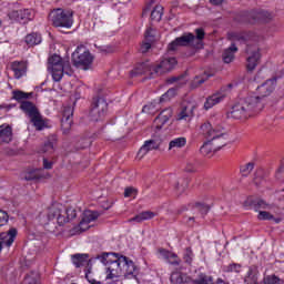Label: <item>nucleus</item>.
<instances>
[{
	"instance_id": "obj_17",
	"label": "nucleus",
	"mask_w": 284,
	"mask_h": 284,
	"mask_svg": "<svg viewBox=\"0 0 284 284\" xmlns=\"http://www.w3.org/2000/svg\"><path fill=\"white\" fill-rule=\"evenodd\" d=\"M63 74H67L68 77H72V74H74L72 65L70 64V60L62 61L60 69L57 70V73H53V81H61L63 79Z\"/></svg>"
},
{
	"instance_id": "obj_14",
	"label": "nucleus",
	"mask_w": 284,
	"mask_h": 284,
	"mask_svg": "<svg viewBox=\"0 0 284 284\" xmlns=\"http://www.w3.org/2000/svg\"><path fill=\"white\" fill-rule=\"evenodd\" d=\"M225 97H227V89H221L220 91L209 95L204 102V110H212L214 105H219V103L225 101Z\"/></svg>"
},
{
	"instance_id": "obj_16",
	"label": "nucleus",
	"mask_w": 284,
	"mask_h": 284,
	"mask_svg": "<svg viewBox=\"0 0 284 284\" xmlns=\"http://www.w3.org/2000/svg\"><path fill=\"white\" fill-rule=\"evenodd\" d=\"M11 21H18L19 23H28L32 19V9H19L12 10L8 14Z\"/></svg>"
},
{
	"instance_id": "obj_63",
	"label": "nucleus",
	"mask_w": 284,
	"mask_h": 284,
	"mask_svg": "<svg viewBox=\"0 0 284 284\" xmlns=\"http://www.w3.org/2000/svg\"><path fill=\"white\" fill-rule=\"evenodd\" d=\"M210 3H212V6H221L223 0H210Z\"/></svg>"
},
{
	"instance_id": "obj_61",
	"label": "nucleus",
	"mask_w": 284,
	"mask_h": 284,
	"mask_svg": "<svg viewBox=\"0 0 284 284\" xmlns=\"http://www.w3.org/2000/svg\"><path fill=\"white\" fill-rule=\"evenodd\" d=\"M43 168L44 170H52V162L48 161V159H43Z\"/></svg>"
},
{
	"instance_id": "obj_29",
	"label": "nucleus",
	"mask_w": 284,
	"mask_h": 284,
	"mask_svg": "<svg viewBox=\"0 0 284 284\" xmlns=\"http://www.w3.org/2000/svg\"><path fill=\"white\" fill-rule=\"evenodd\" d=\"M57 145V136L51 135L47 139L43 145L40 148L42 154H54V146Z\"/></svg>"
},
{
	"instance_id": "obj_34",
	"label": "nucleus",
	"mask_w": 284,
	"mask_h": 284,
	"mask_svg": "<svg viewBox=\"0 0 284 284\" xmlns=\"http://www.w3.org/2000/svg\"><path fill=\"white\" fill-rule=\"evenodd\" d=\"M24 41L27 45L32 48L33 45H39V43H41V36L38 32H32L27 34Z\"/></svg>"
},
{
	"instance_id": "obj_44",
	"label": "nucleus",
	"mask_w": 284,
	"mask_h": 284,
	"mask_svg": "<svg viewBox=\"0 0 284 284\" xmlns=\"http://www.w3.org/2000/svg\"><path fill=\"white\" fill-rule=\"evenodd\" d=\"M158 253L160 254V256H162V258H165V261H168L169 258H176V253L170 252L166 248H159Z\"/></svg>"
},
{
	"instance_id": "obj_38",
	"label": "nucleus",
	"mask_w": 284,
	"mask_h": 284,
	"mask_svg": "<svg viewBox=\"0 0 284 284\" xmlns=\"http://www.w3.org/2000/svg\"><path fill=\"white\" fill-rule=\"evenodd\" d=\"M30 94H32V93H27L21 90H13L11 99L13 101H18V103L21 104V103H23V101H28V99H30Z\"/></svg>"
},
{
	"instance_id": "obj_15",
	"label": "nucleus",
	"mask_w": 284,
	"mask_h": 284,
	"mask_svg": "<svg viewBox=\"0 0 284 284\" xmlns=\"http://www.w3.org/2000/svg\"><path fill=\"white\" fill-rule=\"evenodd\" d=\"M72 116H74V108L64 106L61 119V129L63 134H69L72 130Z\"/></svg>"
},
{
	"instance_id": "obj_47",
	"label": "nucleus",
	"mask_w": 284,
	"mask_h": 284,
	"mask_svg": "<svg viewBox=\"0 0 284 284\" xmlns=\"http://www.w3.org/2000/svg\"><path fill=\"white\" fill-rule=\"evenodd\" d=\"M263 284H281V280L276 275H266L263 278Z\"/></svg>"
},
{
	"instance_id": "obj_39",
	"label": "nucleus",
	"mask_w": 284,
	"mask_h": 284,
	"mask_svg": "<svg viewBox=\"0 0 284 284\" xmlns=\"http://www.w3.org/2000/svg\"><path fill=\"white\" fill-rule=\"evenodd\" d=\"M185 145H187V139H185L183 136L182 138H175V139L170 141L169 150H174V148H176V149L185 148Z\"/></svg>"
},
{
	"instance_id": "obj_64",
	"label": "nucleus",
	"mask_w": 284,
	"mask_h": 284,
	"mask_svg": "<svg viewBox=\"0 0 284 284\" xmlns=\"http://www.w3.org/2000/svg\"><path fill=\"white\" fill-rule=\"evenodd\" d=\"M283 172H284V163H282L277 169V174H283Z\"/></svg>"
},
{
	"instance_id": "obj_33",
	"label": "nucleus",
	"mask_w": 284,
	"mask_h": 284,
	"mask_svg": "<svg viewBox=\"0 0 284 284\" xmlns=\"http://www.w3.org/2000/svg\"><path fill=\"white\" fill-rule=\"evenodd\" d=\"M247 17H252L253 21H265V19H271L272 14L265 10L251 11Z\"/></svg>"
},
{
	"instance_id": "obj_12",
	"label": "nucleus",
	"mask_w": 284,
	"mask_h": 284,
	"mask_svg": "<svg viewBox=\"0 0 284 284\" xmlns=\"http://www.w3.org/2000/svg\"><path fill=\"white\" fill-rule=\"evenodd\" d=\"M130 74L132 78L141 77L142 74H145L149 79H154L156 77L154 72V64L150 61L136 64Z\"/></svg>"
},
{
	"instance_id": "obj_28",
	"label": "nucleus",
	"mask_w": 284,
	"mask_h": 284,
	"mask_svg": "<svg viewBox=\"0 0 284 284\" xmlns=\"http://www.w3.org/2000/svg\"><path fill=\"white\" fill-rule=\"evenodd\" d=\"M12 142V126L8 124L0 125V145Z\"/></svg>"
},
{
	"instance_id": "obj_26",
	"label": "nucleus",
	"mask_w": 284,
	"mask_h": 284,
	"mask_svg": "<svg viewBox=\"0 0 284 284\" xmlns=\"http://www.w3.org/2000/svg\"><path fill=\"white\" fill-rule=\"evenodd\" d=\"M30 121L38 132H41L42 130H45V128H48V119L43 118V115H41V112L36 113L34 116L30 118Z\"/></svg>"
},
{
	"instance_id": "obj_7",
	"label": "nucleus",
	"mask_w": 284,
	"mask_h": 284,
	"mask_svg": "<svg viewBox=\"0 0 284 284\" xmlns=\"http://www.w3.org/2000/svg\"><path fill=\"white\" fill-rule=\"evenodd\" d=\"M171 283H174V284H215L214 277H212L205 273L197 274V277L195 280H192V277H190L185 274L173 273L171 275Z\"/></svg>"
},
{
	"instance_id": "obj_51",
	"label": "nucleus",
	"mask_w": 284,
	"mask_h": 284,
	"mask_svg": "<svg viewBox=\"0 0 284 284\" xmlns=\"http://www.w3.org/2000/svg\"><path fill=\"white\" fill-rule=\"evenodd\" d=\"M196 207H197L200 214H202V216H205V214H207V212H210V205H207V204L197 203Z\"/></svg>"
},
{
	"instance_id": "obj_24",
	"label": "nucleus",
	"mask_w": 284,
	"mask_h": 284,
	"mask_svg": "<svg viewBox=\"0 0 284 284\" xmlns=\"http://www.w3.org/2000/svg\"><path fill=\"white\" fill-rule=\"evenodd\" d=\"M71 262L74 267H85L90 265V255L85 253H77L71 255Z\"/></svg>"
},
{
	"instance_id": "obj_52",
	"label": "nucleus",
	"mask_w": 284,
	"mask_h": 284,
	"mask_svg": "<svg viewBox=\"0 0 284 284\" xmlns=\"http://www.w3.org/2000/svg\"><path fill=\"white\" fill-rule=\"evenodd\" d=\"M26 181H39L40 176L37 172L31 171L24 175Z\"/></svg>"
},
{
	"instance_id": "obj_50",
	"label": "nucleus",
	"mask_w": 284,
	"mask_h": 284,
	"mask_svg": "<svg viewBox=\"0 0 284 284\" xmlns=\"http://www.w3.org/2000/svg\"><path fill=\"white\" fill-rule=\"evenodd\" d=\"M139 194V191L132 186H129L124 190V197L130 199L132 196H136Z\"/></svg>"
},
{
	"instance_id": "obj_56",
	"label": "nucleus",
	"mask_w": 284,
	"mask_h": 284,
	"mask_svg": "<svg viewBox=\"0 0 284 284\" xmlns=\"http://www.w3.org/2000/svg\"><path fill=\"white\" fill-rule=\"evenodd\" d=\"M151 48H152V43L143 42L140 47V52H142V54H145V52H149Z\"/></svg>"
},
{
	"instance_id": "obj_36",
	"label": "nucleus",
	"mask_w": 284,
	"mask_h": 284,
	"mask_svg": "<svg viewBox=\"0 0 284 284\" xmlns=\"http://www.w3.org/2000/svg\"><path fill=\"white\" fill-rule=\"evenodd\" d=\"M22 284H41V276L38 272H30L26 275Z\"/></svg>"
},
{
	"instance_id": "obj_1",
	"label": "nucleus",
	"mask_w": 284,
	"mask_h": 284,
	"mask_svg": "<svg viewBox=\"0 0 284 284\" xmlns=\"http://www.w3.org/2000/svg\"><path fill=\"white\" fill-rule=\"evenodd\" d=\"M97 258L104 265H109L106 267L108 280L119 278L121 276H124V278H136L139 276V268L128 256L110 252L102 253Z\"/></svg>"
},
{
	"instance_id": "obj_57",
	"label": "nucleus",
	"mask_w": 284,
	"mask_h": 284,
	"mask_svg": "<svg viewBox=\"0 0 284 284\" xmlns=\"http://www.w3.org/2000/svg\"><path fill=\"white\" fill-rule=\"evenodd\" d=\"M168 262L170 265L179 266L181 265V258H179V255L175 254V257H169Z\"/></svg>"
},
{
	"instance_id": "obj_55",
	"label": "nucleus",
	"mask_w": 284,
	"mask_h": 284,
	"mask_svg": "<svg viewBox=\"0 0 284 284\" xmlns=\"http://www.w3.org/2000/svg\"><path fill=\"white\" fill-rule=\"evenodd\" d=\"M10 217L8 216V213L3 210H0V226L6 225Z\"/></svg>"
},
{
	"instance_id": "obj_43",
	"label": "nucleus",
	"mask_w": 284,
	"mask_h": 284,
	"mask_svg": "<svg viewBox=\"0 0 284 284\" xmlns=\"http://www.w3.org/2000/svg\"><path fill=\"white\" fill-rule=\"evenodd\" d=\"M183 261L186 263V265H192V262L194 261V252H192L191 247L185 248Z\"/></svg>"
},
{
	"instance_id": "obj_13",
	"label": "nucleus",
	"mask_w": 284,
	"mask_h": 284,
	"mask_svg": "<svg viewBox=\"0 0 284 284\" xmlns=\"http://www.w3.org/2000/svg\"><path fill=\"white\" fill-rule=\"evenodd\" d=\"M176 58H166L161 60L160 63L153 64V72H155V77H161V74H165L166 72H172L174 67L176 65Z\"/></svg>"
},
{
	"instance_id": "obj_21",
	"label": "nucleus",
	"mask_w": 284,
	"mask_h": 284,
	"mask_svg": "<svg viewBox=\"0 0 284 284\" xmlns=\"http://www.w3.org/2000/svg\"><path fill=\"white\" fill-rule=\"evenodd\" d=\"M194 116L193 105H182L176 113L175 121H190Z\"/></svg>"
},
{
	"instance_id": "obj_30",
	"label": "nucleus",
	"mask_w": 284,
	"mask_h": 284,
	"mask_svg": "<svg viewBox=\"0 0 284 284\" xmlns=\"http://www.w3.org/2000/svg\"><path fill=\"white\" fill-rule=\"evenodd\" d=\"M152 150H159V143H156V141L154 140H148L139 150L138 156H140V159H143V156H145L148 152H152Z\"/></svg>"
},
{
	"instance_id": "obj_46",
	"label": "nucleus",
	"mask_w": 284,
	"mask_h": 284,
	"mask_svg": "<svg viewBox=\"0 0 284 284\" xmlns=\"http://www.w3.org/2000/svg\"><path fill=\"white\" fill-rule=\"evenodd\" d=\"M173 97H176V89L172 88L169 89L161 98L160 103H163V101H168L172 99Z\"/></svg>"
},
{
	"instance_id": "obj_18",
	"label": "nucleus",
	"mask_w": 284,
	"mask_h": 284,
	"mask_svg": "<svg viewBox=\"0 0 284 284\" xmlns=\"http://www.w3.org/2000/svg\"><path fill=\"white\" fill-rule=\"evenodd\" d=\"M97 219H99V212L85 211L83 213L82 220L79 223L80 231L85 232V230H89L90 223H92V221H97Z\"/></svg>"
},
{
	"instance_id": "obj_27",
	"label": "nucleus",
	"mask_w": 284,
	"mask_h": 284,
	"mask_svg": "<svg viewBox=\"0 0 284 284\" xmlns=\"http://www.w3.org/2000/svg\"><path fill=\"white\" fill-rule=\"evenodd\" d=\"M20 110L24 114H27V116H29V119H32V116H34L39 113V109L31 101H22L20 104Z\"/></svg>"
},
{
	"instance_id": "obj_62",
	"label": "nucleus",
	"mask_w": 284,
	"mask_h": 284,
	"mask_svg": "<svg viewBox=\"0 0 284 284\" xmlns=\"http://www.w3.org/2000/svg\"><path fill=\"white\" fill-rule=\"evenodd\" d=\"M181 79H183V75L170 78L169 83H176V81H181Z\"/></svg>"
},
{
	"instance_id": "obj_35",
	"label": "nucleus",
	"mask_w": 284,
	"mask_h": 284,
	"mask_svg": "<svg viewBox=\"0 0 284 284\" xmlns=\"http://www.w3.org/2000/svg\"><path fill=\"white\" fill-rule=\"evenodd\" d=\"M155 214L152 211H144L130 220V222L135 221V223H143V221H150L154 219Z\"/></svg>"
},
{
	"instance_id": "obj_42",
	"label": "nucleus",
	"mask_w": 284,
	"mask_h": 284,
	"mask_svg": "<svg viewBox=\"0 0 284 284\" xmlns=\"http://www.w3.org/2000/svg\"><path fill=\"white\" fill-rule=\"evenodd\" d=\"M256 281H257L256 271L254 268L250 267L244 277V283L245 284H257Z\"/></svg>"
},
{
	"instance_id": "obj_3",
	"label": "nucleus",
	"mask_w": 284,
	"mask_h": 284,
	"mask_svg": "<svg viewBox=\"0 0 284 284\" xmlns=\"http://www.w3.org/2000/svg\"><path fill=\"white\" fill-rule=\"evenodd\" d=\"M200 133L209 140L200 148V152L204 156H210L213 152H217V150L227 145V134L223 133V128L214 129L212 123L204 122L200 126Z\"/></svg>"
},
{
	"instance_id": "obj_59",
	"label": "nucleus",
	"mask_w": 284,
	"mask_h": 284,
	"mask_svg": "<svg viewBox=\"0 0 284 284\" xmlns=\"http://www.w3.org/2000/svg\"><path fill=\"white\" fill-rule=\"evenodd\" d=\"M13 108H17V104H14V103H11V104L2 103V104H0V110H6L7 112H10V110H12Z\"/></svg>"
},
{
	"instance_id": "obj_60",
	"label": "nucleus",
	"mask_w": 284,
	"mask_h": 284,
	"mask_svg": "<svg viewBox=\"0 0 284 284\" xmlns=\"http://www.w3.org/2000/svg\"><path fill=\"white\" fill-rule=\"evenodd\" d=\"M210 77L212 75H205V78L195 77L194 83H196V85H203V83H205V80L210 79Z\"/></svg>"
},
{
	"instance_id": "obj_31",
	"label": "nucleus",
	"mask_w": 284,
	"mask_h": 284,
	"mask_svg": "<svg viewBox=\"0 0 284 284\" xmlns=\"http://www.w3.org/2000/svg\"><path fill=\"white\" fill-rule=\"evenodd\" d=\"M250 206L252 207V210H254L255 212H261V210H272V205L267 204V202H265L262 199H254L250 201Z\"/></svg>"
},
{
	"instance_id": "obj_23",
	"label": "nucleus",
	"mask_w": 284,
	"mask_h": 284,
	"mask_svg": "<svg viewBox=\"0 0 284 284\" xmlns=\"http://www.w3.org/2000/svg\"><path fill=\"white\" fill-rule=\"evenodd\" d=\"M63 63V59H61L58 54H53L48 60V70L52 74V79H54V74H57L58 70H61V64Z\"/></svg>"
},
{
	"instance_id": "obj_19",
	"label": "nucleus",
	"mask_w": 284,
	"mask_h": 284,
	"mask_svg": "<svg viewBox=\"0 0 284 284\" xmlns=\"http://www.w3.org/2000/svg\"><path fill=\"white\" fill-rule=\"evenodd\" d=\"M172 108H166L163 111H161V113L154 120V125L156 130H162L165 123H168V121L172 119Z\"/></svg>"
},
{
	"instance_id": "obj_32",
	"label": "nucleus",
	"mask_w": 284,
	"mask_h": 284,
	"mask_svg": "<svg viewBox=\"0 0 284 284\" xmlns=\"http://www.w3.org/2000/svg\"><path fill=\"white\" fill-rule=\"evenodd\" d=\"M235 52H239V48H236V44L232 43L231 47L223 52L224 63H232Z\"/></svg>"
},
{
	"instance_id": "obj_4",
	"label": "nucleus",
	"mask_w": 284,
	"mask_h": 284,
	"mask_svg": "<svg viewBox=\"0 0 284 284\" xmlns=\"http://www.w3.org/2000/svg\"><path fill=\"white\" fill-rule=\"evenodd\" d=\"M205 39V29L197 28L195 29V36L192 32H184L182 36L175 38L168 45L169 52H174L180 48H187L192 45L194 50H203V40Z\"/></svg>"
},
{
	"instance_id": "obj_48",
	"label": "nucleus",
	"mask_w": 284,
	"mask_h": 284,
	"mask_svg": "<svg viewBox=\"0 0 284 284\" xmlns=\"http://www.w3.org/2000/svg\"><path fill=\"white\" fill-rule=\"evenodd\" d=\"M196 170H199V161L191 160L186 163V168H185L186 172H196Z\"/></svg>"
},
{
	"instance_id": "obj_22",
	"label": "nucleus",
	"mask_w": 284,
	"mask_h": 284,
	"mask_svg": "<svg viewBox=\"0 0 284 284\" xmlns=\"http://www.w3.org/2000/svg\"><path fill=\"white\" fill-rule=\"evenodd\" d=\"M231 118L232 119H237V120H245V119H250V114L247 113V110L245 109L243 102L235 104L232 108L231 111Z\"/></svg>"
},
{
	"instance_id": "obj_49",
	"label": "nucleus",
	"mask_w": 284,
	"mask_h": 284,
	"mask_svg": "<svg viewBox=\"0 0 284 284\" xmlns=\"http://www.w3.org/2000/svg\"><path fill=\"white\" fill-rule=\"evenodd\" d=\"M85 278L89 281L91 284H103L100 281H97L92 277V268H85Z\"/></svg>"
},
{
	"instance_id": "obj_58",
	"label": "nucleus",
	"mask_w": 284,
	"mask_h": 284,
	"mask_svg": "<svg viewBox=\"0 0 284 284\" xmlns=\"http://www.w3.org/2000/svg\"><path fill=\"white\" fill-rule=\"evenodd\" d=\"M142 112L145 114H153L154 113V104H146L143 106Z\"/></svg>"
},
{
	"instance_id": "obj_45",
	"label": "nucleus",
	"mask_w": 284,
	"mask_h": 284,
	"mask_svg": "<svg viewBox=\"0 0 284 284\" xmlns=\"http://www.w3.org/2000/svg\"><path fill=\"white\" fill-rule=\"evenodd\" d=\"M252 170H254V163L250 162L241 166L240 172L242 173V176H250Z\"/></svg>"
},
{
	"instance_id": "obj_53",
	"label": "nucleus",
	"mask_w": 284,
	"mask_h": 284,
	"mask_svg": "<svg viewBox=\"0 0 284 284\" xmlns=\"http://www.w3.org/2000/svg\"><path fill=\"white\" fill-rule=\"evenodd\" d=\"M225 272H236L239 274V272H241V264H230L229 266H226Z\"/></svg>"
},
{
	"instance_id": "obj_9",
	"label": "nucleus",
	"mask_w": 284,
	"mask_h": 284,
	"mask_svg": "<svg viewBox=\"0 0 284 284\" xmlns=\"http://www.w3.org/2000/svg\"><path fill=\"white\" fill-rule=\"evenodd\" d=\"M108 113V102L103 98H93L90 116L93 121H101Z\"/></svg>"
},
{
	"instance_id": "obj_41",
	"label": "nucleus",
	"mask_w": 284,
	"mask_h": 284,
	"mask_svg": "<svg viewBox=\"0 0 284 284\" xmlns=\"http://www.w3.org/2000/svg\"><path fill=\"white\" fill-rule=\"evenodd\" d=\"M257 219L258 221H274V223H281V217H274L272 213L267 211H260Z\"/></svg>"
},
{
	"instance_id": "obj_5",
	"label": "nucleus",
	"mask_w": 284,
	"mask_h": 284,
	"mask_svg": "<svg viewBox=\"0 0 284 284\" xmlns=\"http://www.w3.org/2000/svg\"><path fill=\"white\" fill-rule=\"evenodd\" d=\"M48 221H57L60 227H63L65 223L74 221L77 219V210L72 207H65L61 203H53L47 213Z\"/></svg>"
},
{
	"instance_id": "obj_54",
	"label": "nucleus",
	"mask_w": 284,
	"mask_h": 284,
	"mask_svg": "<svg viewBox=\"0 0 284 284\" xmlns=\"http://www.w3.org/2000/svg\"><path fill=\"white\" fill-rule=\"evenodd\" d=\"M144 37L146 41H153L154 40V29L149 27L144 33Z\"/></svg>"
},
{
	"instance_id": "obj_10",
	"label": "nucleus",
	"mask_w": 284,
	"mask_h": 284,
	"mask_svg": "<svg viewBox=\"0 0 284 284\" xmlns=\"http://www.w3.org/2000/svg\"><path fill=\"white\" fill-rule=\"evenodd\" d=\"M281 77L275 75L256 88L255 97L265 102V98L270 97L276 90V83Z\"/></svg>"
},
{
	"instance_id": "obj_37",
	"label": "nucleus",
	"mask_w": 284,
	"mask_h": 284,
	"mask_svg": "<svg viewBox=\"0 0 284 284\" xmlns=\"http://www.w3.org/2000/svg\"><path fill=\"white\" fill-rule=\"evenodd\" d=\"M22 284H41V276L38 272H30L26 275Z\"/></svg>"
},
{
	"instance_id": "obj_25",
	"label": "nucleus",
	"mask_w": 284,
	"mask_h": 284,
	"mask_svg": "<svg viewBox=\"0 0 284 284\" xmlns=\"http://www.w3.org/2000/svg\"><path fill=\"white\" fill-rule=\"evenodd\" d=\"M14 239H17V229H10L7 233L0 232V241L2 242V245H4L6 247H12Z\"/></svg>"
},
{
	"instance_id": "obj_8",
	"label": "nucleus",
	"mask_w": 284,
	"mask_h": 284,
	"mask_svg": "<svg viewBox=\"0 0 284 284\" xmlns=\"http://www.w3.org/2000/svg\"><path fill=\"white\" fill-rule=\"evenodd\" d=\"M92 54L90 53V51L83 48H78L72 53V62L75 68H82L83 70H88L90 65H92Z\"/></svg>"
},
{
	"instance_id": "obj_20",
	"label": "nucleus",
	"mask_w": 284,
	"mask_h": 284,
	"mask_svg": "<svg viewBox=\"0 0 284 284\" xmlns=\"http://www.w3.org/2000/svg\"><path fill=\"white\" fill-rule=\"evenodd\" d=\"M11 70L14 73V79H22L28 74V62L27 61H13L11 63Z\"/></svg>"
},
{
	"instance_id": "obj_11",
	"label": "nucleus",
	"mask_w": 284,
	"mask_h": 284,
	"mask_svg": "<svg viewBox=\"0 0 284 284\" xmlns=\"http://www.w3.org/2000/svg\"><path fill=\"white\" fill-rule=\"evenodd\" d=\"M242 103L246 109L248 116H254L258 114V112H261L263 108H265V102H263L261 98H257L256 94L246 97Z\"/></svg>"
},
{
	"instance_id": "obj_40",
	"label": "nucleus",
	"mask_w": 284,
	"mask_h": 284,
	"mask_svg": "<svg viewBox=\"0 0 284 284\" xmlns=\"http://www.w3.org/2000/svg\"><path fill=\"white\" fill-rule=\"evenodd\" d=\"M161 19H163V7L158 4L151 11V21H155V23H159Z\"/></svg>"
},
{
	"instance_id": "obj_2",
	"label": "nucleus",
	"mask_w": 284,
	"mask_h": 284,
	"mask_svg": "<svg viewBox=\"0 0 284 284\" xmlns=\"http://www.w3.org/2000/svg\"><path fill=\"white\" fill-rule=\"evenodd\" d=\"M230 41H239V43H246V70L247 72H254L256 70V65L261 63V51L258 48H254V50H250V43H258V41H263V36L258 34L254 31H243V32H230L227 34Z\"/></svg>"
},
{
	"instance_id": "obj_6",
	"label": "nucleus",
	"mask_w": 284,
	"mask_h": 284,
	"mask_svg": "<svg viewBox=\"0 0 284 284\" xmlns=\"http://www.w3.org/2000/svg\"><path fill=\"white\" fill-rule=\"evenodd\" d=\"M49 21L54 28H72L74 23V12L62 8L53 9L49 13Z\"/></svg>"
}]
</instances>
